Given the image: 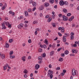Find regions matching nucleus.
Listing matches in <instances>:
<instances>
[{"label":"nucleus","instance_id":"1","mask_svg":"<svg viewBox=\"0 0 79 79\" xmlns=\"http://www.w3.org/2000/svg\"><path fill=\"white\" fill-rule=\"evenodd\" d=\"M76 71H77L75 70V69H72V75L73 76H75V75H77V74H76Z\"/></svg>","mask_w":79,"mask_h":79},{"label":"nucleus","instance_id":"2","mask_svg":"<svg viewBox=\"0 0 79 79\" xmlns=\"http://www.w3.org/2000/svg\"><path fill=\"white\" fill-rule=\"evenodd\" d=\"M59 4L60 6H63V5H64V1L63 0H61L60 1Z\"/></svg>","mask_w":79,"mask_h":79},{"label":"nucleus","instance_id":"3","mask_svg":"<svg viewBox=\"0 0 79 79\" xmlns=\"http://www.w3.org/2000/svg\"><path fill=\"white\" fill-rule=\"evenodd\" d=\"M62 18L65 21H68V17L65 16V15H63Z\"/></svg>","mask_w":79,"mask_h":79},{"label":"nucleus","instance_id":"4","mask_svg":"<svg viewBox=\"0 0 79 79\" xmlns=\"http://www.w3.org/2000/svg\"><path fill=\"white\" fill-rule=\"evenodd\" d=\"M23 26H24V25H23V24L21 23L20 24V25H18V28H19V29H21V28H22V27H23Z\"/></svg>","mask_w":79,"mask_h":79},{"label":"nucleus","instance_id":"5","mask_svg":"<svg viewBox=\"0 0 79 79\" xmlns=\"http://www.w3.org/2000/svg\"><path fill=\"white\" fill-rule=\"evenodd\" d=\"M40 68V65L38 64H36L35 66V68L36 70H37Z\"/></svg>","mask_w":79,"mask_h":79},{"label":"nucleus","instance_id":"6","mask_svg":"<svg viewBox=\"0 0 79 79\" xmlns=\"http://www.w3.org/2000/svg\"><path fill=\"white\" fill-rule=\"evenodd\" d=\"M67 36H63L62 38V40L63 42H66V39L65 37H67Z\"/></svg>","mask_w":79,"mask_h":79},{"label":"nucleus","instance_id":"7","mask_svg":"<svg viewBox=\"0 0 79 79\" xmlns=\"http://www.w3.org/2000/svg\"><path fill=\"white\" fill-rule=\"evenodd\" d=\"M44 5L45 7H48V6H50V4L48 2H45L44 3Z\"/></svg>","mask_w":79,"mask_h":79},{"label":"nucleus","instance_id":"8","mask_svg":"<svg viewBox=\"0 0 79 79\" xmlns=\"http://www.w3.org/2000/svg\"><path fill=\"white\" fill-rule=\"evenodd\" d=\"M2 29H6V27L5 26V23H3L2 25Z\"/></svg>","mask_w":79,"mask_h":79},{"label":"nucleus","instance_id":"9","mask_svg":"<svg viewBox=\"0 0 79 79\" xmlns=\"http://www.w3.org/2000/svg\"><path fill=\"white\" fill-rule=\"evenodd\" d=\"M48 77H50V79H52L53 78V74H51L49 75V73L48 74Z\"/></svg>","mask_w":79,"mask_h":79},{"label":"nucleus","instance_id":"10","mask_svg":"<svg viewBox=\"0 0 79 79\" xmlns=\"http://www.w3.org/2000/svg\"><path fill=\"white\" fill-rule=\"evenodd\" d=\"M39 10H44V7H43V6L41 5L40 6V7L39 8Z\"/></svg>","mask_w":79,"mask_h":79},{"label":"nucleus","instance_id":"11","mask_svg":"<svg viewBox=\"0 0 79 79\" xmlns=\"http://www.w3.org/2000/svg\"><path fill=\"white\" fill-rule=\"evenodd\" d=\"M48 74H49V75L50 74H53V71H51L50 70H48Z\"/></svg>","mask_w":79,"mask_h":79},{"label":"nucleus","instance_id":"12","mask_svg":"<svg viewBox=\"0 0 79 79\" xmlns=\"http://www.w3.org/2000/svg\"><path fill=\"white\" fill-rule=\"evenodd\" d=\"M54 51H52L50 53V56H53V55L54 54Z\"/></svg>","mask_w":79,"mask_h":79},{"label":"nucleus","instance_id":"13","mask_svg":"<svg viewBox=\"0 0 79 79\" xmlns=\"http://www.w3.org/2000/svg\"><path fill=\"white\" fill-rule=\"evenodd\" d=\"M54 2H55V0H50L49 1V2L51 4H53L54 3Z\"/></svg>","mask_w":79,"mask_h":79},{"label":"nucleus","instance_id":"14","mask_svg":"<svg viewBox=\"0 0 79 79\" xmlns=\"http://www.w3.org/2000/svg\"><path fill=\"white\" fill-rule=\"evenodd\" d=\"M77 51L74 50V49H73L72 50V53H77Z\"/></svg>","mask_w":79,"mask_h":79},{"label":"nucleus","instance_id":"15","mask_svg":"<svg viewBox=\"0 0 79 79\" xmlns=\"http://www.w3.org/2000/svg\"><path fill=\"white\" fill-rule=\"evenodd\" d=\"M6 5V3H5V5L3 6L2 8V10H5V9Z\"/></svg>","mask_w":79,"mask_h":79},{"label":"nucleus","instance_id":"16","mask_svg":"<svg viewBox=\"0 0 79 79\" xmlns=\"http://www.w3.org/2000/svg\"><path fill=\"white\" fill-rule=\"evenodd\" d=\"M25 15V16H28V12L27 11H25L24 12Z\"/></svg>","mask_w":79,"mask_h":79},{"label":"nucleus","instance_id":"17","mask_svg":"<svg viewBox=\"0 0 79 79\" xmlns=\"http://www.w3.org/2000/svg\"><path fill=\"white\" fill-rule=\"evenodd\" d=\"M32 4L33 6H36V5H37L36 3H35V2H32Z\"/></svg>","mask_w":79,"mask_h":79},{"label":"nucleus","instance_id":"18","mask_svg":"<svg viewBox=\"0 0 79 79\" xmlns=\"http://www.w3.org/2000/svg\"><path fill=\"white\" fill-rule=\"evenodd\" d=\"M26 58V57L24 56H23L22 57V60H23V61H26V60H25V59Z\"/></svg>","mask_w":79,"mask_h":79},{"label":"nucleus","instance_id":"19","mask_svg":"<svg viewBox=\"0 0 79 79\" xmlns=\"http://www.w3.org/2000/svg\"><path fill=\"white\" fill-rule=\"evenodd\" d=\"M38 60H43L42 57L41 56L38 57Z\"/></svg>","mask_w":79,"mask_h":79},{"label":"nucleus","instance_id":"20","mask_svg":"<svg viewBox=\"0 0 79 79\" xmlns=\"http://www.w3.org/2000/svg\"><path fill=\"white\" fill-rule=\"evenodd\" d=\"M1 57L2 59H4L5 58V54H3L1 55Z\"/></svg>","mask_w":79,"mask_h":79},{"label":"nucleus","instance_id":"21","mask_svg":"<svg viewBox=\"0 0 79 79\" xmlns=\"http://www.w3.org/2000/svg\"><path fill=\"white\" fill-rule=\"evenodd\" d=\"M52 18H49L48 20V23H50V21H52Z\"/></svg>","mask_w":79,"mask_h":79},{"label":"nucleus","instance_id":"22","mask_svg":"<svg viewBox=\"0 0 79 79\" xmlns=\"http://www.w3.org/2000/svg\"><path fill=\"white\" fill-rule=\"evenodd\" d=\"M63 11L64 13H66L67 12V9H64L63 10Z\"/></svg>","mask_w":79,"mask_h":79},{"label":"nucleus","instance_id":"23","mask_svg":"<svg viewBox=\"0 0 79 79\" xmlns=\"http://www.w3.org/2000/svg\"><path fill=\"white\" fill-rule=\"evenodd\" d=\"M52 24L53 27H56V24H55V23H52Z\"/></svg>","mask_w":79,"mask_h":79},{"label":"nucleus","instance_id":"24","mask_svg":"<svg viewBox=\"0 0 79 79\" xmlns=\"http://www.w3.org/2000/svg\"><path fill=\"white\" fill-rule=\"evenodd\" d=\"M44 42L46 45H47V44H48V41H47L46 39L44 41Z\"/></svg>","mask_w":79,"mask_h":79},{"label":"nucleus","instance_id":"25","mask_svg":"<svg viewBox=\"0 0 79 79\" xmlns=\"http://www.w3.org/2000/svg\"><path fill=\"white\" fill-rule=\"evenodd\" d=\"M6 48H8V47H9V44H8V43L6 44Z\"/></svg>","mask_w":79,"mask_h":79},{"label":"nucleus","instance_id":"26","mask_svg":"<svg viewBox=\"0 0 79 79\" xmlns=\"http://www.w3.org/2000/svg\"><path fill=\"white\" fill-rule=\"evenodd\" d=\"M23 73H24V74H27V70L26 69H25Z\"/></svg>","mask_w":79,"mask_h":79},{"label":"nucleus","instance_id":"27","mask_svg":"<svg viewBox=\"0 0 79 79\" xmlns=\"http://www.w3.org/2000/svg\"><path fill=\"white\" fill-rule=\"evenodd\" d=\"M68 2L67 1H64V5H68Z\"/></svg>","mask_w":79,"mask_h":79},{"label":"nucleus","instance_id":"28","mask_svg":"<svg viewBox=\"0 0 79 79\" xmlns=\"http://www.w3.org/2000/svg\"><path fill=\"white\" fill-rule=\"evenodd\" d=\"M13 53H14L13 51H10V52L9 55H13Z\"/></svg>","mask_w":79,"mask_h":79},{"label":"nucleus","instance_id":"29","mask_svg":"<svg viewBox=\"0 0 79 79\" xmlns=\"http://www.w3.org/2000/svg\"><path fill=\"white\" fill-rule=\"evenodd\" d=\"M42 56L43 58H45L46 57V54L45 53H44L43 54Z\"/></svg>","mask_w":79,"mask_h":79},{"label":"nucleus","instance_id":"30","mask_svg":"<svg viewBox=\"0 0 79 79\" xmlns=\"http://www.w3.org/2000/svg\"><path fill=\"white\" fill-rule=\"evenodd\" d=\"M13 39H11L9 40V43H12V42H13Z\"/></svg>","mask_w":79,"mask_h":79},{"label":"nucleus","instance_id":"31","mask_svg":"<svg viewBox=\"0 0 79 79\" xmlns=\"http://www.w3.org/2000/svg\"><path fill=\"white\" fill-rule=\"evenodd\" d=\"M59 61H63V58L60 57L59 59Z\"/></svg>","mask_w":79,"mask_h":79},{"label":"nucleus","instance_id":"32","mask_svg":"<svg viewBox=\"0 0 79 79\" xmlns=\"http://www.w3.org/2000/svg\"><path fill=\"white\" fill-rule=\"evenodd\" d=\"M70 38L71 40H73V39H74V36H70Z\"/></svg>","mask_w":79,"mask_h":79},{"label":"nucleus","instance_id":"33","mask_svg":"<svg viewBox=\"0 0 79 79\" xmlns=\"http://www.w3.org/2000/svg\"><path fill=\"white\" fill-rule=\"evenodd\" d=\"M69 52L68 50H66L64 52V53L65 55H68V54Z\"/></svg>","mask_w":79,"mask_h":79},{"label":"nucleus","instance_id":"34","mask_svg":"<svg viewBox=\"0 0 79 79\" xmlns=\"http://www.w3.org/2000/svg\"><path fill=\"white\" fill-rule=\"evenodd\" d=\"M10 58H15V56H10Z\"/></svg>","mask_w":79,"mask_h":79},{"label":"nucleus","instance_id":"35","mask_svg":"<svg viewBox=\"0 0 79 79\" xmlns=\"http://www.w3.org/2000/svg\"><path fill=\"white\" fill-rule=\"evenodd\" d=\"M38 23V22H37V21L35 20L34 21L33 24H37Z\"/></svg>","mask_w":79,"mask_h":79},{"label":"nucleus","instance_id":"36","mask_svg":"<svg viewBox=\"0 0 79 79\" xmlns=\"http://www.w3.org/2000/svg\"><path fill=\"white\" fill-rule=\"evenodd\" d=\"M9 24L10 23L8 22H5V24L6 26H8Z\"/></svg>","mask_w":79,"mask_h":79},{"label":"nucleus","instance_id":"37","mask_svg":"<svg viewBox=\"0 0 79 79\" xmlns=\"http://www.w3.org/2000/svg\"><path fill=\"white\" fill-rule=\"evenodd\" d=\"M71 15V13H68L67 14V16H70Z\"/></svg>","mask_w":79,"mask_h":79},{"label":"nucleus","instance_id":"38","mask_svg":"<svg viewBox=\"0 0 79 79\" xmlns=\"http://www.w3.org/2000/svg\"><path fill=\"white\" fill-rule=\"evenodd\" d=\"M38 51L39 52H42V49L41 48H40L39 49Z\"/></svg>","mask_w":79,"mask_h":79},{"label":"nucleus","instance_id":"39","mask_svg":"<svg viewBox=\"0 0 79 79\" xmlns=\"http://www.w3.org/2000/svg\"><path fill=\"white\" fill-rule=\"evenodd\" d=\"M23 18V16L21 15L20 16V17H18V19H21Z\"/></svg>","mask_w":79,"mask_h":79},{"label":"nucleus","instance_id":"40","mask_svg":"<svg viewBox=\"0 0 79 79\" xmlns=\"http://www.w3.org/2000/svg\"><path fill=\"white\" fill-rule=\"evenodd\" d=\"M70 35H71V36H73L74 35V32H71L70 33Z\"/></svg>","mask_w":79,"mask_h":79},{"label":"nucleus","instance_id":"41","mask_svg":"<svg viewBox=\"0 0 79 79\" xmlns=\"http://www.w3.org/2000/svg\"><path fill=\"white\" fill-rule=\"evenodd\" d=\"M35 31H40V29L39 28H37L35 29Z\"/></svg>","mask_w":79,"mask_h":79},{"label":"nucleus","instance_id":"42","mask_svg":"<svg viewBox=\"0 0 79 79\" xmlns=\"http://www.w3.org/2000/svg\"><path fill=\"white\" fill-rule=\"evenodd\" d=\"M61 56L62 57H64V53H61Z\"/></svg>","mask_w":79,"mask_h":79},{"label":"nucleus","instance_id":"43","mask_svg":"<svg viewBox=\"0 0 79 79\" xmlns=\"http://www.w3.org/2000/svg\"><path fill=\"white\" fill-rule=\"evenodd\" d=\"M61 49H62V48H59L57 49V52H60V50H61Z\"/></svg>","mask_w":79,"mask_h":79},{"label":"nucleus","instance_id":"44","mask_svg":"<svg viewBox=\"0 0 79 79\" xmlns=\"http://www.w3.org/2000/svg\"><path fill=\"white\" fill-rule=\"evenodd\" d=\"M58 35L59 36H62V34H61L60 33V32H58Z\"/></svg>","mask_w":79,"mask_h":79},{"label":"nucleus","instance_id":"45","mask_svg":"<svg viewBox=\"0 0 79 79\" xmlns=\"http://www.w3.org/2000/svg\"><path fill=\"white\" fill-rule=\"evenodd\" d=\"M40 17H42L43 16V14H42V13H40Z\"/></svg>","mask_w":79,"mask_h":79},{"label":"nucleus","instance_id":"46","mask_svg":"<svg viewBox=\"0 0 79 79\" xmlns=\"http://www.w3.org/2000/svg\"><path fill=\"white\" fill-rule=\"evenodd\" d=\"M56 71H58V70H59V69H60V68L59 67H58L56 68Z\"/></svg>","mask_w":79,"mask_h":79},{"label":"nucleus","instance_id":"47","mask_svg":"<svg viewBox=\"0 0 79 79\" xmlns=\"http://www.w3.org/2000/svg\"><path fill=\"white\" fill-rule=\"evenodd\" d=\"M8 26V27H10V28H11V25L10 24H9Z\"/></svg>","mask_w":79,"mask_h":79},{"label":"nucleus","instance_id":"48","mask_svg":"<svg viewBox=\"0 0 79 79\" xmlns=\"http://www.w3.org/2000/svg\"><path fill=\"white\" fill-rule=\"evenodd\" d=\"M42 62H43L42 60H41L40 61H39L38 62V63L39 64H41V63H42Z\"/></svg>","mask_w":79,"mask_h":79},{"label":"nucleus","instance_id":"49","mask_svg":"<svg viewBox=\"0 0 79 79\" xmlns=\"http://www.w3.org/2000/svg\"><path fill=\"white\" fill-rule=\"evenodd\" d=\"M60 74L62 76H64V73H61Z\"/></svg>","mask_w":79,"mask_h":79},{"label":"nucleus","instance_id":"50","mask_svg":"<svg viewBox=\"0 0 79 79\" xmlns=\"http://www.w3.org/2000/svg\"><path fill=\"white\" fill-rule=\"evenodd\" d=\"M64 35L65 36H68V33H64Z\"/></svg>","mask_w":79,"mask_h":79},{"label":"nucleus","instance_id":"51","mask_svg":"<svg viewBox=\"0 0 79 79\" xmlns=\"http://www.w3.org/2000/svg\"><path fill=\"white\" fill-rule=\"evenodd\" d=\"M45 71H47V70L48 69V68L46 67L44 68Z\"/></svg>","mask_w":79,"mask_h":79},{"label":"nucleus","instance_id":"52","mask_svg":"<svg viewBox=\"0 0 79 79\" xmlns=\"http://www.w3.org/2000/svg\"><path fill=\"white\" fill-rule=\"evenodd\" d=\"M28 43H29V44L31 43V39L28 40Z\"/></svg>","mask_w":79,"mask_h":79},{"label":"nucleus","instance_id":"53","mask_svg":"<svg viewBox=\"0 0 79 79\" xmlns=\"http://www.w3.org/2000/svg\"><path fill=\"white\" fill-rule=\"evenodd\" d=\"M31 10H32L31 9H29L28 10V12H31Z\"/></svg>","mask_w":79,"mask_h":79},{"label":"nucleus","instance_id":"54","mask_svg":"<svg viewBox=\"0 0 79 79\" xmlns=\"http://www.w3.org/2000/svg\"><path fill=\"white\" fill-rule=\"evenodd\" d=\"M70 56H75V55L73 54H70Z\"/></svg>","mask_w":79,"mask_h":79},{"label":"nucleus","instance_id":"55","mask_svg":"<svg viewBox=\"0 0 79 79\" xmlns=\"http://www.w3.org/2000/svg\"><path fill=\"white\" fill-rule=\"evenodd\" d=\"M3 68H4V70H5L6 69V68H7L6 66H4Z\"/></svg>","mask_w":79,"mask_h":79},{"label":"nucleus","instance_id":"56","mask_svg":"<svg viewBox=\"0 0 79 79\" xmlns=\"http://www.w3.org/2000/svg\"><path fill=\"white\" fill-rule=\"evenodd\" d=\"M63 73H64V74H65L66 72V70L65 69H64L63 70Z\"/></svg>","mask_w":79,"mask_h":79},{"label":"nucleus","instance_id":"57","mask_svg":"<svg viewBox=\"0 0 79 79\" xmlns=\"http://www.w3.org/2000/svg\"><path fill=\"white\" fill-rule=\"evenodd\" d=\"M61 32H62V33H63H63H64V30H61Z\"/></svg>","mask_w":79,"mask_h":79},{"label":"nucleus","instance_id":"58","mask_svg":"<svg viewBox=\"0 0 79 79\" xmlns=\"http://www.w3.org/2000/svg\"><path fill=\"white\" fill-rule=\"evenodd\" d=\"M71 19H74V16H72L71 18H70Z\"/></svg>","mask_w":79,"mask_h":79},{"label":"nucleus","instance_id":"59","mask_svg":"<svg viewBox=\"0 0 79 79\" xmlns=\"http://www.w3.org/2000/svg\"><path fill=\"white\" fill-rule=\"evenodd\" d=\"M73 47H77V45H76V44H74L73 45Z\"/></svg>","mask_w":79,"mask_h":79},{"label":"nucleus","instance_id":"60","mask_svg":"<svg viewBox=\"0 0 79 79\" xmlns=\"http://www.w3.org/2000/svg\"><path fill=\"white\" fill-rule=\"evenodd\" d=\"M78 42L77 41H76L75 42V44H76V45L77 44H78Z\"/></svg>","mask_w":79,"mask_h":79},{"label":"nucleus","instance_id":"61","mask_svg":"<svg viewBox=\"0 0 79 79\" xmlns=\"http://www.w3.org/2000/svg\"><path fill=\"white\" fill-rule=\"evenodd\" d=\"M53 47L55 48V44L54 43L52 45Z\"/></svg>","mask_w":79,"mask_h":79},{"label":"nucleus","instance_id":"62","mask_svg":"<svg viewBox=\"0 0 79 79\" xmlns=\"http://www.w3.org/2000/svg\"><path fill=\"white\" fill-rule=\"evenodd\" d=\"M59 16L60 17V18H61V16H62V14H59Z\"/></svg>","mask_w":79,"mask_h":79},{"label":"nucleus","instance_id":"63","mask_svg":"<svg viewBox=\"0 0 79 79\" xmlns=\"http://www.w3.org/2000/svg\"><path fill=\"white\" fill-rule=\"evenodd\" d=\"M24 23H28L29 22L27 21H24Z\"/></svg>","mask_w":79,"mask_h":79},{"label":"nucleus","instance_id":"64","mask_svg":"<svg viewBox=\"0 0 79 79\" xmlns=\"http://www.w3.org/2000/svg\"><path fill=\"white\" fill-rule=\"evenodd\" d=\"M43 47L44 48H47V47H46V45H45V44H44L43 45Z\"/></svg>","mask_w":79,"mask_h":79}]
</instances>
